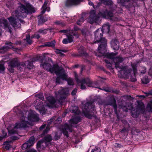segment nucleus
<instances>
[{"label":"nucleus","mask_w":152,"mask_h":152,"mask_svg":"<svg viewBox=\"0 0 152 152\" xmlns=\"http://www.w3.org/2000/svg\"><path fill=\"white\" fill-rule=\"evenodd\" d=\"M30 10V8L28 5L25 6L21 4L18 7L17 10L13 13L12 15L8 18L12 27L15 28L20 27L21 25L16 21L18 19L21 23H24V21L21 20L20 18L26 17L29 12Z\"/></svg>","instance_id":"f257e3e1"},{"label":"nucleus","mask_w":152,"mask_h":152,"mask_svg":"<svg viewBox=\"0 0 152 152\" xmlns=\"http://www.w3.org/2000/svg\"><path fill=\"white\" fill-rule=\"evenodd\" d=\"M51 63L53 64L51 58H49L48 60L43 59L42 60L40 66L42 67L45 69L49 71L52 73L54 72L56 75L58 76L56 78V83H60V77L63 80H66V76L62 68L59 67L56 64L52 66Z\"/></svg>","instance_id":"f03ea898"},{"label":"nucleus","mask_w":152,"mask_h":152,"mask_svg":"<svg viewBox=\"0 0 152 152\" xmlns=\"http://www.w3.org/2000/svg\"><path fill=\"white\" fill-rule=\"evenodd\" d=\"M90 15L88 19V21L90 24H92L94 22H96L98 20L100 17L104 18H112V19L114 21L116 20L117 19L113 17V14L110 11H108L106 10L105 11L100 12L99 15L96 14L95 11L94 10L91 11L90 12Z\"/></svg>","instance_id":"7ed1b4c3"},{"label":"nucleus","mask_w":152,"mask_h":152,"mask_svg":"<svg viewBox=\"0 0 152 152\" xmlns=\"http://www.w3.org/2000/svg\"><path fill=\"white\" fill-rule=\"evenodd\" d=\"M75 77L77 83H80V88L82 89H86V86L88 87H94L98 88L102 90H104L106 92H110L111 89L109 88H102L98 87L97 85L94 83L88 78H82L81 80H79L78 78L77 75L75 74Z\"/></svg>","instance_id":"20e7f679"},{"label":"nucleus","mask_w":152,"mask_h":152,"mask_svg":"<svg viewBox=\"0 0 152 152\" xmlns=\"http://www.w3.org/2000/svg\"><path fill=\"white\" fill-rule=\"evenodd\" d=\"M93 101H88L85 104H83L82 110L85 116L88 118L91 119L93 117H94L95 114L96 113V111L95 109V106Z\"/></svg>","instance_id":"39448f33"},{"label":"nucleus","mask_w":152,"mask_h":152,"mask_svg":"<svg viewBox=\"0 0 152 152\" xmlns=\"http://www.w3.org/2000/svg\"><path fill=\"white\" fill-rule=\"evenodd\" d=\"M20 121L16 123L14 128L10 131L12 134H17V129L18 128H25L28 126V124H30L28 121L26 120V118L24 116L23 114L21 112L20 114Z\"/></svg>","instance_id":"423d86ee"},{"label":"nucleus","mask_w":152,"mask_h":152,"mask_svg":"<svg viewBox=\"0 0 152 152\" xmlns=\"http://www.w3.org/2000/svg\"><path fill=\"white\" fill-rule=\"evenodd\" d=\"M122 57H118L114 59L113 62L115 67L118 70V75L119 77L123 78L124 77V63Z\"/></svg>","instance_id":"0eeeda50"},{"label":"nucleus","mask_w":152,"mask_h":152,"mask_svg":"<svg viewBox=\"0 0 152 152\" xmlns=\"http://www.w3.org/2000/svg\"><path fill=\"white\" fill-rule=\"evenodd\" d=\"M81 121V119L80 117L76 116L73 117L72 119L69 120V123L71 124L70 126H69L66 124H65L64 127L62 129L63 133L67 137H68L69 136L66 130H68L70 132H72V127L73 125L74 124H77L78 122H80Z\"/></svg>","instance_id":"6e6552de"},{"label":"nucleus","mask_w":152,"mask_h":152,"mask_svg":"<svg viewBox=\"0 0 152 152\" xmlns=\"http://www.w3.org/2000/svg\"><path fill=\"white\" fill-rule=\"evenodd\" d=\"M137 108L133 110L132 108L131 115L134 118H137L140 114L143 113L144 112V106L143 103L140 101H137Z\"/></svg>","instance_id":"1a4fd4ad"},{"label":"nucleus","mask_w":152,"mask_h":152,"mask_svg":"<svg viewBox=\"0 0 152 152\" xmlns=\"http://www.w3.org/2000/svg\"><path fill=\"white\" fill-rule=\"evenodd\" d=\"M48 1H47L45 0L44 3L42 6L41 9V15L38 16V25H40L43 24L45 22L47 21L48 19L46 18H44L41 15L44 14L46 11H49L50 10V8L47 6Z\"/></svg>","instance_id":"9d476101"},{"label":"nucleus","mask_w":152,"mask_h":152,"mask_svg":"<svg viewBox=\"0 0 152 152\" xmlns=\"http://www.w3.org/2000/svg\"><path fill=\"white\" fill-rule=\"evenodd\" d=\"M69 89L65 88L59 91L57 97L58 99V101L59 104H62L65 100L67 96L69 94Z\"/></svg>","instance_id":"9b49d317"},{"label":"nucleus","mask_w":152,"mask_h":152,"mask_svg":"<svg viewBox=\"0 0 152 152\" xmlns=\"http://www.w3.org/2000/svg\"><path fill=\"white\" fill-rule=\"evenodd\" d=\"M103 40V42H100L101 44L98 48V52L100 54H96V55L98 57L103 56L107 51V40L104 39Z\"/></svg>","instance_id":"f8f14e48"},{"label":"nucleus","mask_w":152,"mask_h":152,"mask_svg":"<svg viewBox=\"0 0 152 152\" xmlns=\"http://www.w3.org/2000/svg\"><path fill=\"white\" fill-rule=\"evenodd\" d=\"M103 35V31L101 28H99L94 33V43H98L103 42V40L106 39L102 37Z\"/></svg>","instance_id":"ddd939ff"},{"label":"nucleus","mask_w":152,"mask_h":152,"mask_svg":"<svg viewBox=\"0 0 152 152\" xmlns=\"http://www.w3.org/2000/svg\"><path fill=\"white\" fill-rule=\"evenodd\" d=\"M3 25L4 28L7 32L11 33L12 31V28L10 25L9 23L5 19H3L0 22V35L2 33V30L1 28V26Z\"/></svg>","instance_id":"4468645a"},{"label":"nucleus","mask_w":152,"mask_h":152,"mask_svg":"<svg viewBox=\"0 0 152 152\" xmlns=\"http://www.w3.org/2000/svg\"><path fill=\"white\" fill-rule=\"evenodd\" d=\"M28 118L30 124L31 122L38 121L39 120L38 115L34 111H32L29 113Z\"/></svg>","instance_id":"2eb2a0df"},{"label":"nucleus","mask_w":152,"mask_h":152,"mask_svg":"<svg viewBox=\"0 0 152 152\" xmlns=\"http://www.w3.org/2000/svg\"><path fill=\"white\" fill-rule=\"evenodd\" d=\"M20 63L17 59H14L11 61L9 64V66L10 67L9 70L10 72H12L13 71V68L16 67L18 69L21 71V69L20 67Z\"/></svg>","instance_id":"dca6fc26"},{"label":"nucleus","mask_w":152,"mask_h":152,"mask_svg":"<svg viewBox=\"0 0 152 152\" xmlns=\"http://www.w3.org/2000/svg\"><path fill=\"white\" fill-rule=\"evenodd\" d=\"M34 138L33 136H32L29 138L28 141L23 144L21 148L22 149L25 150L29 148L34 144Z\"/></svg>","instance_id":"f3484780"},{"label":"nucleus","mask_w":152,"mask_h":152,"mask_svg":"<svg viewBox=\"0 0 152 152\" xmlns=\"http://www.w3.org/2000/svg\"><path fill=\"white\" fill-rule=\"evenodd\" d=\"M132 66L133 69L134 76L131 77L130 80L131 81L134 82L136 81L137 80L136 78V75L137 73V66L136 64H132Z\"/></svg>","instance_id":"a211bd4d"},{"label":"nucleus","mask_w":152,"mask_h":152,"mask_svg":"<svg viewBox=\"0 0 152 152\" xmlns=\"http://www.w3.org/2000/svg\"><path fill=\"white\" fill-rule=\"evenodd\" d=\"M13 43L10 42H7L5 43V44L6 45V47H4L2 48V49L4 50L5 49V48L8 49H12L14 51L17 52L20 50V49L17 48H13L12 45Z\"/></svg>","instance_id":"6ab92c4d"},{"label":"nucleus","mask_w":152,"mask_h":152,"mask_svg":"<svg viewBox=\"0 0 152 152\" xmlns=\"http://www.w3.org/2000/svg\"><path fill=\"white\" fill-rule=\"evenodd\" d=\"M83 0H67L66 2V5L67 6L72 5H76L78 4Z\"/></svg>","instance_id":"aec40b11"},{"label":"nucleus","mask_w":152,"mask_h":152,"mask_svg":"<svg viewBox=\"0 0 152 152\" xmlns=\"http://www.w3.org/2000/svg\"><path fill=\"white\" fill-rule=\"evenodd\" d=\"M112 47L115 50H118L119 47V45L118 40L116 39H112L111 42Z\"/></svg>","instance_id":"412c9836"},{"label":"nucleus","mask_w":152,"mask_h":152,"mask_svg":"<svg viewBox=\"0 0 152 152\" xmlns=\"http://www.w3.org/2000/svg\"><path fill=\"white\" fill-rule=\"evenodd\" d=\"M47 99L49 104L47 103V106L50 107H52V106H54L55 105L56 103V101L53 97L51 96H48L47 97Z\"/></svg>","instance_id":"4be33fe9"},{"label":"nucleus","mask_w":152,"mask_h":152,"mask_svg":"<svg viewBox=\"0 0 152 152\" xmlns=\"http://www.w3.org/2000/svg\"><path fill=\"white\" fill-rule=\"evenodd\" d=\"M55 41L53 40L50 42H46L43 45L40 46V47H54L55 46Z\"/></svg>","instance_id":"5701e85b"},{"label":"nucleus","mask_w":152,"mask_h":152,"mask_svg":"<svg viewBox=\"0 0 152 152\" xmlns=\"http://www.w3.org/2000/svg\"><path fill=\"white\" fill-rule=\"evenodd\" d=\"M79 55L81 56H84L87 57L88 56V54L85 50L84 48L83 47H80L78 50Z\"/></svg>","instance_id":"b1692460"},{"label":"nucleus","mask_w":152,"mask_h":152,"mask_svg":"<svg viewBox=\"0 0 152 152\" xmlns=\"http://www.w3.org/2000/svg\"><path fill=\"white\" fill-rule=\"evenodd\" d=\"M46 146V142L43 140L39 141L37 143V148H39L43 149Z\"/></svg>","instance_id":"393cba45"},{"label":"nucleus","mask_w":152,"mask_h":152,"mask_svg":"<svg viewBox=\"0 0 152 152\" xmlns=\"http://www.w3.org/2000/svg\"><path fill=\"white\" fill-rule=\"evenodd\" d=\"M124 78H129L130 76V73L132 71L131 69H126V66H124Z\"/></svg>","instance_id":"a878e982"},{"label":"nucleus","mask_w":152,"mask_h":152,"mask_svg":"<svg viewBox=\"0 0 152 152\" xmlns=\"http://www.w3.org/2000/svg\"><path fill=\"white\" fill-rule=\"evenodd\" d=\"M70 111L72 113H74L77 115L79 114L80 113V111L78 110V107L76 106L72 107Z\"/></svg>","instance_id":"bb28decb"},{"label":"nucleus","mask_w":152,"mask_h":152,"mask_svg":"<svg viewBox=\"0 0 152 152\" xmlns=\"http://www.w3.org/2000/svg\"><path fill=\"white\" fill-rule=\"evenodd\" d=\"M110 26L108 24L104 25L102 28H101L103 31V32H104L107 33H109L110 31Z\"/></svg>","instance_id":"cd10ccee"},{"label":"nucleus","mask_w":152,"mask_h":152,"mask_svg":"<svg viewBox=\"0 0 152 152\" xmlns=\"http://www.w3.org/2000/svg\"><path fill=\"white\" fill-rule=\"evenodd\" d=\"M108 104L110 105H113V108L114 109V112L115 113H117V105L116 103V102L115 100L114 99L112 100Z\"/></svg>","instance_id":"c85d7f7f"},{"label":"nucleus","mask_w":152,"mask_h":152,"mask_svg":"<svg viewBox=\"0 0 152 152\" xmlns=\"http://www.w3.org/2000/svg\"><path fill=\"white\" fill-rule=\"evenodd\" d=\"M64 72L66 76V80H67L68 85H74V82L72 78H69L67 79V75L66 74V73L64 71ZM60 78H61L60 77ZM61 79L63 80V79L61 78ZM60 79L59 80L60 83H60Z\"/></svg>","instance_id":"c756f323"},{"label":"nucleus","mask_w":152,"mask_h":152,"mask_svg":"<svg viewBox=\"0 0 152 152\" xmlns=\"http://www.w3.org/2000/svg\"><path fill=\"white\" fill-rule=\"evenodd\" d=\"M102 3L104 4L107 5H112L113 4V2L111 0H100Z\"/></svg>","instance_id":"7c9ffc66"},{"label":"nucleus","mask_w":152,"mask_h":152,"mask_svg":"<svg viewBox=\"0 0 152 152\" xmlns=\"http://www.w3.org/2000/svg\"><path fill=\"white\" fill-rule=\"evenodd\" d=\"M117 54H115L113 53H108L107 55V57L110 59H113V61L114 59L115 58H116L118 57H120V56H117L116 57H115V55H116Z\"/></svg>","instance_id":"2f4dec72"},{"label":"nucleus","mask_w":152,"mask_h":152,"mask_svg":"<svg viewBox=\"0 0 152 152\" xmlns=\"http://www.w3.org/2000/svg\"><path fill=\"white\" fill-rule=\"evenodd\" d=\"M43 140L46 142H49L52 140V137L50 135H47L44 137Z\"/></svg>","instance_id":"473e14b6"},{"label":"nucleus","mask_w":152,"mask_h":152,"mask_svg":"<svg viewBox=\"0 0 152 152\" xmlns=\"http://www.w3.org/2000/svg\"><path fill=\"white\" fill-rule=\"evenodd\" d=\"M124 132L129 130V129L130 126L127 122L124 121Z\"/></svg>","instance_id":"72a5a7b5"},{"label":"nucleus","mask_w":152,"mask_h":152,"mask_svg":"<svg viewBox=\"0 0 152 152\" xmlns=\"http://www.w3.org/2000/svg\"><path fill=\"white\" fill-rule=\"evenodd\" d=\"M48 29H40L38 31V32L40 34H41L43 35H44L47 33V31H48Z\"/></svg>","instance_id":"f704fd0d"},{"label":"nucleus","mask_w":152,"mask_h":152,"mask_svg":"<svg viewBox=\"0 0 152 152\" xmlns=\"http://www.w3.org/2000/svg\"><path fill=\"white\" fill-rule=\"evenodd\" d=\"M30 36L29 34L27 35L26 36V40L27 43L29 45L32 43V41L30 39Z\"/></svg>","instance_id":"c9c22d12"},{"label":"nucleus","mask_w":152,"mask_h":152,"mask_svg":"<svg viewBox=\"0 0 152 152\" xmlns=\"http://www.w3.org/2000/svg\"><path fill=\"white\" fill-rule=\"evenodd\" d=\"M5 68L2 62H0V73L4 71Z\"/></svg>","instance_id":"e433bc0d"},{"label":"nucleus","mask_w":152,"mask_h":152,"mask_svg":"<svg viewBox=\"0 0 152 152\" xmlns=\"http://www.w3.org/2000/svg\"><path fill=\"white\" fill-rule=\"evenodd\" d=\"M26 64H27V68L29 69H31L33 66V63L32 62L27 61L26 62Z\"/></svg>","instance_id":"4c0bfd02"},{"label":"nucleus","mask_w":152,"mask_h":152,"mask_svg":"<svg viewBox=\"0 0 152 152\" xmlns=\"http://www.w3.org/2000/svg\"><path fill=\"white\" fill-rule=\"evenodd\" d=\"M67 39L69 41V42H71L73 41V36L72 34L67 35Z\"/></svg>","instance_id":"58836bf2"},{"label":"nucleus","mask_w":152,"mask_h":152,"mask_svg":"<svg viewBox=\"0 0 152 152\" xmlns=\"http://www.w3.org/2000/svg\"><path fill=\"white\" fill-rule=\"evenodd\" d=\"M84 20V18L83 17H82L79 20L77 21V23L78 25H80Z\"/></svg>","instance_id":"ea45409f"},{"label":"nucleus","mask_w":152,"mask_h":152,"mask_svg":"<svg viewBox=\"0 0 152 152\" xmlns=\"http://www.w3.org/2000/svg\"><path fill=\"white\" fill-rule=\"evenodd\" d=\"M69 32L70 33L72 34L73 35L75 36L77 38H78L79 35L76 32H74L72 30H69Z\"/></svg>","instance_id":"a19ab883"},{"label":"nucleus","mask_w":152,"mask_h":152,"mask_svg":"<svg viewBox=\"0 0 152 152\" xmlns=\"http://www.w3.org/2000/svg\"><path fill=\"white\" fill-rule=\"evenodd\" d=\"M147 107L149 109V112H152V104L149 102L147 105Z\"/></svg>","instance_id":"79ce46f5"},{"label":"nucleus","mask_w":152,"mask_h":152,"mask_svg":"<svg viewBox=\"0 0 152 152\" xmlns=\"http://www.w3.org/2000/svg\"><path fill=\"white\" fill-rule=\"evenodd\" d=\"M36 96L38 98L41 99L42 100H43L44 99L43 94H40L37 95Z\"/></svg>","instance_id":"37998d69"},{"label":"nucleus","mask_w":152,"mask_h":152,"mask_svg":"<svg viewBox=\"0 0 152 152\" xmlns=\"http://www.w3.org/2000/svg\"><path fill=\"white\" fill-rule=\"evenodd\" d=\"M61 51H62V52L66 53L67 51V50H59V49H56V52L58 54H59L61 52Z\"/></svg>","instance_id":"c03bdc74"},{"label":"nucleus","mask_w":152,"mask_h":152,"mask_svg":"<svg viewBox=\"0 0 152 152\" xmlns=\"http://www.w3.org/2000/svg\"><path fill=\"white\" fill-rule=\"evenodd\" d=\"M91 152H101V149L99 148H95L92 150Z\"/></svg>","instance_id":"a18cd8bd"},{"label":"nucleus","mask_w":152,"mask_h":152,"mask_svg":"<svg viewBox=\"0 0 152 152\" xmlns=\"http://www.w3.org/2000/svg\"><path fill=\"white\" fill-rule=\"evenodd\" d=\"M114 147L115 148H120L121 147H122L123 146L118 143H115L114 145Z\"/></svg>","instance_id":"49530a36"},{"label":"nucleus","mask_w":152,"mask_h":152,"mask_svg":"<svg viewBox=\"0 0 152 152\" xmlns=\"http://www.w3.org/2000/svg\"><path fill=\"white\" fill-rule=\"evenodd\" d=\"M62 42L64 44H67L69 42V41L68 40V39H64L63 40Z\"/></svg>","instance_id":"de8ad7c7"},{"label":"nucleus","mask_w":152,"mask_h":152,"mask_svg":"<svg viewBox=\"0 0 152 152\" xmlns=\"http://www.w3.org/2000/svg\"><path fill=\"white\" fill-rule=\"evenodd\" d=\"M77 91V89L76 88H75L72 91L71 93V94L73 96L75 95L76 94Z\"/></svg>","instance_id":"09e8293b"},{"label":"nucleus","mask_w":152,"mask_h":152,"mask_svg":"<svg viewBox=\"0 0 152 152\" xmlns=\"http://www.w3.org/2000/svg\"><path fill=\"white\" fill-rule=\"evenodd\" d=\"M60 138V136H58V135L57 133H56L55 134V135L54 137V139L56 140H57L59 139Z\"/></svg>","instance_id":"8fccbe9b"},{"label":"nucleus","mask_w":152,"mask_h":152,"mask_svg":"<svg viewBox=\"0 0 152 152\" xmlns=\"http://www.w3.org/2000/svg\"><path fill=\"white\" fill-rule=\"evenodd\" d=\"M142 80V83L144 84H146L149 82V81L148 80H145L144 79H143Z\"/></svg>","instance_id":"3c124183"},{"label":"nucleus","mask_w":152,"mask_h":152,"mask_svg":"<svg viewBox=\"0 0 152 152\" xmlns=\"http://www.w3.org/2000/svg\"><path fill=\"white\" fill-rule=\"evenodd\" d=\"M21 66L23 67H25L26 65L24 63H22L21 64H20V69H21V70L22 69V68L20 66Z\"/></svg>","instance_id":"603ef678"},{"label":"nucleus","mask_w":152,"mask_h":152,"mask_svg":"<svg viewBox=\"0 0 152 152\" xmlns=\"http://www.w3.org/2000/svg\"><path fill=\"white\" fill-rule=\"evenodd\" d=\"M148 74L152 76V66L151 67L149 70Z\"/></svg>","instance_id":"864d4df0"},{"label":"nucleus","mask_w":152,"mask_h":152,"mask_svg":"<svg viewBox=\"0 0 152 152\" xmlns=\"http://www.w3.org/2000/svg\"><path fill=\"white\" fill-rule=\"evenodd\" d=\"M146 94V96H148L149 95H152V92L149 91L148 93H144Z\"/></svg>","instance_id":"5fc2aeb1"},{"label":"nucleus","mask_w":152,"mask_h":152,"mask_svg":"<svg viewBox=\"0 0 152 152\" xmlns=\"http://www.w3.org/2000/svg\"><path fill=\"white\" fill-rule=\"evenodd\" d=\"M34 37L38 39L41 37L39 34H36L34 35Z\"/></svg>","instance_id":"6e6d98bb"},{"label":"nucleus","mask_w":152,"mask_h":152,"mask_svg":"<svg viewBox=\"0 0 152 152\" xmlns=\"http://www.w3.org/2000/svg\"><path fill=\"white\" fill-rule=\"evenodd\" d=\"M50 129V128L49 127H48V126H47L46 129L44 130V131H43L44 134H45Z\"/></svg>","instance_id":"4d7b16f0"},{"label":"nucleus","mask_w":152,"mask_h":152,"mask_svg":"<svg viewBox=\"0 0 152 152\" xmlns=\"http://www.w3.org/2000/svg\"><path fill=\"white\" fill-rule=\"evenodd\" d=\"M56 118V117L55 116H54L50 120H51V121L49 122L48 125H49L50 124H51V123Z\"/></svg>","instance_id":"13d9d810"},{"label":"nucleus","mask_w":152,"mask_h":152,"mask_svg":"<svg viewBox=\"0 0 152 152\" xmlns=\"http://www.w3.org/2000/svg\"><path fill=\"white\" fill-rule=\"evenodd\" d=\"M107 68L110 69L111 68V64L110 63H109L108 64H107L106 65Z\"/></svg>","instance_id":"bf43d9fd"},{"label":"nucleus","mask_w":152,"mask_h":152,"mask_svg":"<svg viewBox=\"0 0 152 152\" xmlns=\"http://www.w3.org/2000/svg\"><path fill=\"white\" fill-rule=\"evenodd\" d=\"M142 69H143L142 71H141V73L143 74H145L146 72V68L145 67H142Z\"/></svg>","instance_id":"052dcab7"},{"label":"nucleus","mask_w":152,"mask_h":152,"mask_svg":"<svg viewBox=\"0 0 152 152\" xmlns=\"http://www.w3.org/2000/svg\"><path fill=\"white\" fill-rule=\"evenodd\" d=\"M85 66L84 65H82L81 66V72L83 71L84 69H85Z\"/></svg>","instance_id":"680f3d73"},{"label":"nucleus","mask_w":152,"mask_h":152,"mask_svg":"<svg viewBox=\"0 0 152 152\" xmlns=\"http://www.w3.org/2000/svg\"><path fill=\"white\" fill-rule=\"evenodd\" d=\"M46 126V124H44L42 125L39 128V129L40 130H42L43 129H44L45 127Z\"/></svg>","instance_id":"e2e57ef3"},{"label":"nucleus","mask_w":152,"mask_h":152,"mask_svg":"<svg viewBox=\"0 0 152 152\" xmlns=\"http://www.w3.org/2000/svg\"><path fill=\"white\" fill-rule=\"evenodd\" d=\"M11 139L13 140H15L17 139L18 138L15 136H14L11 137Z\"/></svg>","instance_id":"0e129e2a"},{"label":"nucleus","mask_w":152,"mask_h":152,"mask_svg":"<svg viewBox=\"0 0 152 152\" xmlns=\"http://www.w3.org/2000/svg\"><path fill=\"white\" fill-rule=\"evenodd\" d=\"M117 1L118 3L121 4H123L124 3V0H117Z\"/></svg>","instance_id":"69168bd1"},{"label":"nucleus","mask_w":152,"mask_h":152,"mask_svg":"<svg viewBox=\"0 0 152 152\" xmlns=\"http://www.w3.org/2000/svg\"><path fill=\"white\" fill-rule=\"evenodd\" d=\"M124 99L126 98L127 99H130V98H131V96H128L127 95H126V96L124 95Z\"/></svg>","instance_id":"338daca9"},{"label":"nucleus","mask_w":152,"mask_h":152,"mask_svg":"<svg viewBox=\"0 0 152 152\" xmlns=\"http://www.w3.org/2000/svg\"><path fill=\"white\" fill-rule=\"evenodd\" d=\"M68 31L66 30H61L60 31V32H61L66 33Z\"/></svg>","instance_id":"774afa93"}]
</instances>
